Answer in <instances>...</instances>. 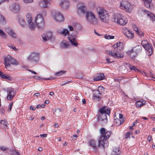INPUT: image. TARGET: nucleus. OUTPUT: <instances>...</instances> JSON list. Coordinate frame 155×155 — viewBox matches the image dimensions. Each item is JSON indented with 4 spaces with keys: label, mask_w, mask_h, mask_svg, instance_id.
Returning a JSON list of instances; mask_svg holds the SVG:
<instances>
[{
    "label": "nucleus",
    "mask_w": 155,
    "mask_h": 155,
    "mask_svg": "<svg viewBox=\"0 0 155 155\" xmlns=\"http://www.w3.org/2000/svg\"><path fill=\"white\" fill-rule=\"evenodd\" d=\"M13 152V153L15 155H20L19 153L16 150H14Z\"/></svg>",
    "instance_id": "58"
},
{
    "label": "nucleus",
    "mask_w": 155,
    "mask_h": 155,
    "mask_svg": "<svg viewBox=\"0 0 155 155\" xmlns=\"http://www.w3.org/2000/svg\"><path fill=\"white\" fill-rule=\"evenodd\" d=\"M10 8L12 11L14 12H18L19 10L20 6L18 4L15 3L10 5Z\"/></svg>",
    "instance_id": "15"
},
{
    "label": "nucleus",
    "mask_w": 155,
    "mask_h": 155,
    "mask_svg": "<svg viewBox=\"0 0 155 155\" xmlns=\"http://www.w3.org/2000/svg\"><path fill=\"white\" fill-rule=\"evenodd\" d=\"M5 66L6 68L10 67V64L17 65L18 63L16 60L12 57L10 55H8L5 58Z\"/></svg>",
    "instance_id": "8"
},
{
    "label": "nucleus",
    "mask_w": 155,
    "mask_h": 155,
    "mask_svg": "<svg viewBox=\"0 0 155 155\" xmlns=\"http://www.w3.org/2000/svg\"><path fill=\"white\" fill-rule=\"evenodd\" d=\"M136 104L137 107H140L144 104H143V103L141 102L140 101H138L136 102Z\"/></svg>",
    "instance_id": "44"
},
{
    "label": "nucleus",
    "mask_w": 155,
    "mask_h": 155,
    "mask_svg": "<svg viewBox=\"0 0 155 155\" xmlns=\"http://www.w3.org/2000/svg\"><path fill=\"white\" fill-rule=\"evenodd\" d=\"M98 90H100L101 91H104V87L101 86H100L98 87Z\"/></svg>",
    "instance_id": "54"
},
{
    "label": "nucleus",
    "mask_w": 155,
    "mask_h": 155,
    "mask_svg": "<svg viewBox=\"0 0 155 155\" xmlns=\"http://www.w3.org/2000/svg\"><path fill=\"white\" fill-rule=\"evenodd\" d=\"M105 78V76L103 73H99L94 78V80L97 81L104 80Z\"/></svg>",
    "instance_id": "22"
},
{
    "label": "nucleus",
    "mask_w": 155,
    "mask_h": 155,
    "mask_svg": "<svg viewBox=\"0 0 155 155\" xmlns=\"http://www.w3.org/2000/svg\"><path fill=\"white\" fill-rule=\"evenodd\" d=\"M114 122H116V124H117L118 123V124H117V125H120L122 123V121H121V120H120L119 119H117L114 120Z\"/></svg>",
    "instance_id": "47"
},
{
    "label": "nucleus",
    "mask_w": 155,
    "mask_h": 155,
    "mask_svg": "<svg viewBox=\"0 0 155 155\" xmlns=\"http://www.w3.org/2000/svg\"><path fill=\"white\" fill-rule=\"evenodd\" d=\"M98 121L102 126H104L106 124L107 122V119H102V117H98Z\"/></svg>",
    "instance_id": "25"
},
{
    "label": "nucleus",
    "mask_w": 155,
    "mask_h": 155,
    "mask_svg": "<svg viewBox=\"0 0 155 155\" xmlns=\"http://www.w3.org/2000/svg\"><path fill=\"white\" fill-rule=\"evenodd\" d=\"M147 51V53L148 54V56H151L153 53V47L150 44L147 45L144 48Z\"/></svg>",
    "instance_id": "21"
},
{
    "label": "nucleus",
    "mask_w": 155,
    "mask_h": 155,
    "mask_svg": "<svg viewBox=\"0 0 155 155\" xmlns=\"http://www.w3.org/2000/svg\"><path fill=\"white\" fill-rule=\"evenodd\" d=\"M143 12L152 21H154L155 20V16L153 14L146 10H144Z\"/></svg>",
    "instance_id": "19"
},
{
    "label": "nucleus",
    "mask_w": 155,
    "mask_h": 155,
    "mask_svg": "<svg viewBox=\"0 0 155 155\" xmlns=\"http://www.w3.org/2000/svg\"><path fill=\"white\" fill-rule=\"evenodd\" d=\"M51 15L54 19L56 21L61 22L64 20V18L63 15L58 11H52Z\"/></svg>",
    "instance_id": "10"
},
{
    "label": "nucleus",
    "mask_w": 155,
    "mask_h": 155,
    "mask_svg": "<svg viewBox=\"0 0 155 155\" xmlns=\"http://www.w3.org/2000/svg\"><path fill=\"white\" fill-rule=\"evenodd\" d=\"M147 140L149 141V142H150V140H152V136H149L147 137Z\"/></svg>",
    "instance_id": "62"
},
{
    "label": "nucleus",
    "mask_w": 155,
    "mask_h": 155,
    "mask_svg": "<svg viewBox=\"0 0 155 155\" xmlns=\"http://www.w3.org/2000/svg\"><path fill=\"white\" fill-rule=\"evenodd\" d=\"M144 4L145 6L147 8L150 7V3H151L152 0H145Z\"/></svg>",
    "instance_id": "33"
},
{
    "label": "nucleus",
    "mask_w": 155,
    "mask_h": 155,
    "mask_svg": "<svg viewBox=\"0 0 155 155\" xmlns=\"http://www.w3.org/2000/svg\"><path fill=\"white\" fill-rule=\"evenodd\" d=\"M0 35L2 36L5 38H6V35L2 30L0 29Z\"/></svg>",
    "instance_id": "43"
},
{
    "label": "nucleus",
    "mask_w": 155,
    "mask_h": 155,
    "mask_svg": "<svg viewBox=\"0 0 155 155\" xmlns=\"http://www.w3.org/2000/svg\"><path fill=\"white\" fill-rule=\"evenodd\" d=\"M13 102H11L10 103V106L9 107L8 109L10 111H11L12 110V106L13 105Z\"/></svg>",
    "instance_id": "57"
},
{
    "label": "nucleus",
    "mask_w": 155,
    "mask_h": 155,
    "mask_svg": "<svg viewBox=\"0 0 155 155\" xmlns=\"http://www.w3.org/2000/svg\"><path fill=\"white\" fill-rule=\"evenodd\" d=\"M39 54L38 52H31L30 53L26 58L27 61L35 65L39 63Z\"/></svg>",
    "instance_id": "4"
},
{
    "label": "nucleus",
    "mask_w": 155,
    "mask_h": 155,
    "mask_svg": "<svg viewBox=\"0 0 155 155\" xmlns=\"http://www.w3.org/2000/svg\"><path fill=\"white\" fill-rule=\"evenodd\" d=\"M141 45L144 48L146 46H147V45H148L150 44H149L148 42L147 41L145 40H143L141 42Z\"/></svg>",
    "instance_id": "36"
},
{
    "label": "nucleus",
    "mask_w": 155,
    "mask_h": 155,
    "mask_svg": "<svg viewBox=\"0 0 155 155\" xmlns=\"http://www.w3.org/2000/svg\"><path fill=\"white\" fill-rule=\"evenodd\" d=\"M78 137V136L77 134H74L72 136V138L74 139H76V138Z\"/></svg>",
    "instance_id": "60"
},
{
    "label": "nucleus",
    "mask_w": 155,
    "mask_h": 155,
    "mask_svg": "<svg viewBox=\"0 0 155 155\" xmlns=\"http://www.w3.org/2000/svg\"><path fill=\"white\" fill-rule=\"evenodd\" d=\"M120 8L124 10L125 11L130 12L131 11L132 6L127 1L122 0L120 3Z\"/></svg>",
    "instance_id": "11"
},
{
    "label": "nucleus",
    "mask_w": 155,
    "mask_h": 155,
    "mask_svg": "<svg viewBox=\"0 0 155 155\" xmlns=\"http://www.w3.org/2000/svg\"><path fill=\"white\" fill-rule=\"evenodd\" d=\"M107 114H101V115H100L98 117H102V119H104L106 118V119H107V116L106 115Z\"/></svg>",
    "instance_id": "48"
},
{
    "label": "nucleus",
    "mask_w": 155,
    "mask_h": 155,
    "mask_svg": "<svg viewBox=\"0 0 155 155\" xmlns=\"http://www.w3.org/2000/svg\"><path fill=\"white\" fill-rule=\"evenodd\" d=\"M26 20H27L29 28L31 30L34 29L35 25L32 22V15L31 13H28L26 15Z\"/></svg>",
    "instance_id": "12"
},
{
    "label": "nucleus",
    "mask_w": 155,
    "mask_h": 155,
    "mask_svg": "<svg viewBox=\"0 0 155 155\" xmlns=\"http://www.w3.org/2000/svg\"><path fill=\"white\" fill-rule=\"evenodd\" d=\"M129 68L130 70H134V71H140L139 69L137 68L136 67L134 66H132L131 65H129Z\"/></svg>",
    "instance_id": "32"
},
{
    "label": "nucleus",
    "mask_w": 155,
    "mask_h": 155,
    "mask_svg": "<svg viewBox=\"0 0 155 155\" xmlns=\"http://www.w3.org/2000/svg\"><path fill=\"white\" fill-rule=\"evenodd\" d=\"M142 50L141 45H138L134 47L130 51H128V54H129L132 59H134L137 56V54L140 52Z\"/></svg>",
    "instance_id": "9"
},
{
    "label": "nucleus",
    "mask_w": 155,
    "mask_h": 155,
    "mask_svg": "<svg viewBox=\"0 0 155 155\" xmlns=\"http://www.w3.org/2000/svg\"><path fill=\"white\" fill-rule=\"evenodd\" d=\"M66 72V71H60L56 72L55 73V74L57 76H61L63 74H65Z\"/></svg>",
    "instance_id": "39"
},
{
    "label": "nucleus",
    "mask_w": 155,
    "mask_h": 155,
    "mask_svg": "<svg viewBox=\"0 0 155 155\" xmlns=\"http://www.w3.org/2000/svg\"><path fill=\"white\" fill-rule=\"evenodd\" d=\"M4 79H7L9 81H11L12 80V78L9 76L8 75H6Z\"/></svg>",
    "instance_id": "49"
},
{
    "label": "nucleus",
    "mask_w": 155,
    "mask_h": 155,
    "mask_svg": "<svg viewBox=\"0 0 155 155\" xmlns=\"http://www.w3.org/2000/svg\"><path fill=\"white\" fill-rule=\"evenodd\" d=\"M68 27L70 31H72L73 30V27L71 25H69Z\"/></svg>",
    "instance_id": "63"
},
{
    "label": "nucleus",
    "mask_w": 155,
    "mask_h": 155,
    "mask_svg": "<svg viewBox=\"0 0 155 155\" xmlns=\"http://www.w3.org/2000/svg\"><path fill=\"white\" fill-rule=\"evenodd\" d=\"M111 134V132H107L104 136H101L98 140V147L104 149L105 147L108 146L107 140L110 137Z\"/></svg>",
    "instance_id": "3"
},
{
    "label": "nucleus",
    "mask_w": 155,
    "mask_h": 155,
    "mask_svg": "<svg viewBox=\"0 0 155 155\" xmlns=\"http://www.w3.org/2000/svg\"><path fill=\"white\" fill-rule=\"evenodd\" d=\"M105 38L106 39H112L114 38V36H111L110 35H105Z\"/></svg>",
    "instance_id": "45"
},
{
    "label": "nucleus",
    "mask_w": 155,
    "mask_h": 155,
    "mask_svg": "<svg viewBox=\"0 0 155 155\" xmlns=\"http://www.w3.org/2000/svg\"><path fill=\"white\" fill-rule=\"evenodd\" d=\"M121 151L119 147L113 148L111 153V155H120Z\"/></svg>",
    "instance_id": "24"
},
{
    "label": "nucleus",
    "mask_w": 155,
    "mask_h": 155,
    "mask_svg": "<svg viewBox=\"0 0 155 155\" xmlns=\"http://www.w3.org/2000/svg\"><path fill=\"white\" fill-rule=\"evenodd\" d=\"M51 32H49L48 33L47 35L45 34H43L42 35V37L44 41H46L49 39V38H50V37H51Z\"/></svg>",
    "instance_id": "26"
},
{
    "label": "nucleus",
    "mask_w": 155,
    "mask_h": 155,
    "mask_svg": "<svg viewBox=\"0 0 155 155\" xmlns=\"http://www.w3.org/2000/svg\"><path fill=\"white\" fill-rule=\"evenodd\" d=\"M95 93L93 95L94 96L97 98L99 99L100 97L99 96L97 95L98 94H101V93H100V91L98 90H96L95 91Z\"/></svg>",
    "instance_id": "38"
},
{
    "label": "nucleus",
    "mask_w": 155,
    "mask_h": 155,
    "mask_svg": "<svg viewBox=\"0 0 155 155\" xmlns=\"http://www.w3.org/2000/svg\"><path fill=\"white\" fill-rule=\"evenodd\" d=\"M112 21L121 25H125L127 23L126 18L122 14L117 13L114 15L112 19Z\"/></svg>",
    "instance_id": "5"
},
{
    "label": "nucleus",
    "mask_w": 155,
    "mask_h": 155,
    "mask_svg": "<svg viewBox=\"0 0 155 155\" xmlns=\"http://www.w3.org/2000/svg\"><path fill=\"white\" fill-rule=\"evenodd\" d=\"M99 112L101 114H105L109 115L110 114V110L107 107L104 106L100 108Z\"/></svg>",
    "instance_id": "17"
},
{
    "label": "nucleus",
    "mask_w": 155,
    "mask_h": 155,
    "mask_svg": "<svg viewBox=\"0 0 155 155\" xmlns=\"http://www.w3.org/2000/svg\"><path fill=\"white\" fill-rule=\"evenodd\" d=\"M6 74L3 73L1 71H0V77L4 79Z\"/></svg>",
    "instance_id": "53"
},
{
    "label": "nucleus",
    "mask_w": 155,
    "mask_h": 155,
    "mask_svg": "<svg viewBox=\"0 0 155 155\" xmlns=\"http://www.w3.org/2000/svg\"><path fill=\"white\" fill-rule=\"evenodd\" d=\"M19 24L22 27H24L26 23L23 18L21 17H19L18 19Z\"/></svg>",
    "instance_id": "29"
},
{
    "label": "nucleus",
    "mask_w": 155,
    "mask_h": 155,
    "mask_svg": "<svg viewBox=\"0 0 155 155\" xmlns=\"http://www.w3.org/2000/svg\"><path fill=\"white\" fill-rule=\"evenodd\" d=\"M7 91L8 92V94L7 99L9 100H11L15 95V93L13 89L12 88L7 90Z\"/></svg>",
    "instance_id": "14"
},
{
    "label": "nucleus",
    "mask_w": 155,
    "mask_h": 155,
    "mask_svg": "<svg viewBox=\"0 0 155 155\" xmlns=\"http://www.w3.org/2000/svg\"><path fill=\"white\" fill-rule=\"evenodd\" d=\"M63 29L62 28H61L60 29H58L57 30V32L58 34H59L61 35V32L62 31H63Z\"/></svg>",
    "instance_id": "55"
},
{
    "label": "nucleus",
    "mask_w": 155,
    "mask_h": 155,
    "mask_svg": "<svg viewBox=\"0 0 155 155\" xmlns=\"http://www.w3.org/2000/svg\"><path fill=\"white\" fill-rule=\"evenodd\" d=\"M86 11V8L85 6L81 5L78 7L77 11L80 15L84 14Z\"/></svg>",
    "instance_id": "16"
},
{
    "label": "nucleus",
    "mask_w": 155,
    "mask_h": 155,
    "mask_svg": "<svg viewBox=\"0 0 155 155\" xmlns=\"http://www.w3.org/2000/svg\"><path fill=\"white\" fill-rule=\"evenodd\" d=\"M33 0H23V2L26 4L30 3L33 2Z\"/></svg>",
    "instance_id": "50"
},
{
    "label": "nucleus",
    "mask_w": 155,
    "mask_h": 155,
    "mask_svg": "<svg viewBox=\"0 0 155 155\" xmlns=\"http://www.w3.org/2000/svg\"><path fill=\"white\" fill-rule=\"evenodd\" d=\"M89 145L92 148L94 151L95 152L97 151V146L96 145V142L94 140H90L89 142Z\"/></svg>",
    "instance_id": "23"
},
{
    "label": "nucleus",
    "mask_w": 155,
    "mask_h": 155,
    "mask_svg": "<svg viewBox=\"0 0 155 155\" xmlns=\"http://www.w3.org/2000/svg\"><path fill=\"white\" fill-rule=\"evenodd\" d=\"M61 35H64V36L68 35L69 32L66 29H64L62 31Z\"/></svg>",
    "instance_id": "35"
},
{
    "label": "nucleus",
    "mask_w": 155,
    "mask_h": 155,
    "mask_svg": "<svg viewBox=\"0 0 155 155\" xmlns=\"http://www.w3.org/2000/svg\"><path fill=\"white\" fill-rule=\"evenodd\" d=\"M6 32L10 35L11 36L14 38H16L17 37V35L16 33L14 32L13 30L11 28L9 27L6 28H5Z\"/></svg>",
    "instance_id": "20"
},
{
    "label": "nucleus",
    "mask_w": 155,
    "mask_h": 155,
    "mask_svg": "<svg viewBox=\"0 0 155 155\" xmlns=\"http://www.w3.org/2000/svg\"><path fill=\"white\" fill-rule=\"evenodd\" d=\"M96 9L101 20L104 23H108L109 21V15L106 10L101 7H97Z\"/></svg>",
    "instance_id": "2"
},
{
    "label": "nucleus",
    "mask_w": 155,
    "mask_h": 155,
    "mask_svg": "<svg viewBox=\"0 0 155 155\" xmlns=\"http://www.w3.org/2000/svg\"><path fill=\"white\" fill-rule=\"evenodd\" d=\"M114 48L116 50L109 51L108 54L115 58H123L124 55L120 52L118 51H121L123 48V43L121 42L117 43L116 44L114 45L113 46Z\"/></svg>",
    "instance_id": "1"
},
{
    "label": "nucleus",
    "mask_w": 155,
    "mask_h": 155,
    "mask_svg": "<svg viewBox=\"0 0 155 155\" xmlns=\"http://www.w3.org/2000/svg\"><path fill=\"white\" fill-rule=\"evenodd\" d=\"M47 134H41L40 135V136L41 137H47Z\"/></svg>",
    "instance_id": "61"
},
{
    "label": "nucleus",
    "mask_w": 155,
    "mask_h": 155,
    "mask_svg": "<svg viewBox=\"0 0 155 155\" xmlns=\"http://www.w3.org/2000/svg\"><path fill=\"white\" fill-rule=\"evenodd\" d=\"M61 7L64 9H67L69 7V2L67 1H63L60 4Z\"/></svg>",
    "instance_id": "27"
},
{
    "label": "nucleus",
    "mask_w": 155,
    "mask_h": 155,
    "mask_svg": "<svg viewBox=\"0 0 155 155\" xmlns=\"http://www.w3.org/2000/svg\"><path fill=\"white\" fill-rule=\"evenodd\" d=\"M76 36L74 34L70 35L68 37L69 40L76 39Z\"/></svg>",
    "instance_id": "41"
},
{
    "label": "nucleus",
    "mask_w": 155,
    "mask_h": 155,
    "mask_svg": "<svg viewBox=\"0 0 155 155\" xmlns=\"http://www.w3.org/2000/svg\"><path fill=\"white\" fill-rule=\"evenodd\" d=\"M134 31H135L137 33L138 35L140 37H142L143 36L144 34L143 32H140L139 31V29L138 28H137V30L136 29H134Z\"/></svg>",
    "instance_id": "42"
},
{
    "label": "nucleus",
    "mask_w": 155,
    "mask_h": 155,
    "mask_svg": "<svg viewBox=\"0 0 155 155\" xmlns=\"http://www.w3.org/2000/svg\"><path fill=\"white\" fill-rule=\"evenodd\" d=\"M86 18L90 23L96 25L97 23V20L94 13L91 11H87L86 12Z\"/></svg>",
    "instance_id": "6"
},
{
    "label": "nucleus",
    "mask_w": 155,
    "mask_h": 155,
    "mask_svg": "<svg viewBox=\"0 0 155 155\" xmlns=\"http://www.w3.org/2000/svg\"><path fill=\"white\" fill-rule=\"evenodd\" d=\"M130 133L131 134V132H130L127 133L125 135V138L126 139L128 138L129 137Z\"/></svg>",
    "instance_id": "51"
},
{
    "label": "nucleus",
    "mask_w": 155,
    "mask_h": 155,
    "mask_svg": "<svg viewBox=\"0 0 155 155\" xmlns=\"http://www.w3.org/2000/svg\"><path fill=\"white\" fill-rule=\"evenodd\" d=\"M100 132L102 135L101 136H104L107 132H110V131H106L105 129L104 128L102 127L100 129Z\"/></svg>",
    "instance_id": "34"
},
{
    "label": "nucleus",
    "mask_w": 155,
    "mask_h": 155,
    "mask_svg": "<svg viewBox=\"0 0 155 155\" xmlns=\"http://www.w3.org/2000/svg\"><path fill=\"white\" fill-rule=\"evenodd\" d=\"M34 95L36 97H38L40 95V94L39 93H37L34 94Z\"/></svg>",
    "instance_id": "64"
},
{
    "label": "nucleus",
    "mask_w": 155,
    "mask_h": 155,
    "mask_svg": "<svg viewBox=\"0 0 155 155\" xmlns=\"http://www.w3.org/2000/svg\"><path fill=\"white\" fill-rule=\"evenodd\" d=\"M0 22L2 24H4L5 23L4 17L0 14Z\"/></svg>",
    "instance_id": "40"
},
{
    "label": "nucleus",
    "mask_w": 155,
    "mask_h": 155,
    "mask_svg": "<svg viewBox=\"0 0 155 155\" xmlns=\"http://www.w3.org/2000/svg\"><path fill=\"white\" fill-rule=\"evenodd\" d=\"M51 2V0H43L39 3V5L43 8H46L50 4Z\"/></svg>",
    "instance_id": "18"
},
{
    "label": "nucleus",
    "mask_w": 155,
    "mask_h": 155,
    "mask_svg": "<svg viewBox=\"0 0 155 155\" xmlns=\"http://www.w3.org/2000/svg\"><path fill=\"white\" fill-rule=\"evenodd\" d=\"M123 115L122 114H119V118L120 119V120H121V121H122V123L124 122V119L123 118Z\"/></svg>",
    "instance_id": "52"
},
{
    "label": "nucleus",
    "mask_w": 155,
    "mask_h": 155,
    "mask_svg": "<svg viewBox=\"0 0 155 155\" xmlns=\"http://www.w3.org/2000/svg\"><path fill=\"white\" fill-rule=\"evenodd\" d=\"M75 40L76 39L70 40H69L70 41V43L72 45L75 47H77L78 45V43L76 42Z\"/></svg>",
    "instance_id": "37"
},
{
    "label": "nucleus",
    "mask_w": 155,
    "mask_h": 155,
    "mask_svg": "<svg viewBox=\"0 0 155 155\" xmlns=\"http://www.w3.org/2000/svg\"><path fill=\"white\" fill-rule=\"evenodd\" d=\"M123 33L129 39H132L134 37V34L131 32V31L126 28L123 29Z\"/></svg>",
    "instance_id": "13"
},
{
    "label": "nucleus",
    "mask_w": 155,
    "mask_h": 155,
    "mask_svg": "<svg viewBox=\"0 0 155 155\" xmlns=\"http://www.w3.org/2000/svg\"><path fill=\"white\" fill-rule=\"evenodd\" d=\"M78 74V75H80V76H78V78L81 79L83 78V76L81 73H79Z\"/></svg>",
    "instance_id": "59"
},
{
    "label": "nucleus",
    "mask_w": 155,
    "mask_h": 155,
    "mask_svg": "<svg viewBox=\"0 0 155 155\" xmlns=\"http://www.w3.org/2000/svg\"><path fill=\"white\" fill-rule=\"evenodd\" d=\"M33 77L38 80H41L42 79V78L40 77L37 76H33Z\"/></svg>",
    "instance_id": "56"
},
{
    "label": "nucleus",
    "mask_w": 155,
    "mask_h": 155,
    "mask_svg": "<svg viewBox=\"0 0 155 155\" xmlns=\"http://www.w3.org/2000/svg\"><path fill=\"white\" fill-rule=\"evenodd\" d=\"M61 47L62 48H67L69 47V42L65 40L62 41L61 43Z\"/></svg>",
    "instance_id": "28"
},
{
    "label": "nucleus",
    "mask_w": 155,
    "mask_h": 155,
    "mask_svg": "<svg viewBox=\"0 0 155 155\" xmlns=\"http://www.w3.org/2000/svg\"><path fill=\"white\" fill-rule=\"evenodd\" d=\"M61 112V110L60 108L56 109L54 112V114L57 116L58 117Z\"/></svg>",
    "instance_id": "31"
},
{
    "label": "nucleus",
    "mask_w": 155,
    "mask_h": 155,
    "mask_svg": "<svg viewBox=\"0 0 155 155\" xmlns=\"http://www.w3.org/2000/svg\"><path fill=\"white\" fill-rule=\"evenodd\" d=\"M0 123L2 124H3L5 126H6V127H7V122L5 120H2L0 121Z\"/></svg>",
    "instance_id": "46"
},
{
    "label": "nucleus",
    "mask_w": 155,
    "mask_h": 155,
    "mask_svg": "<svg viewBox=\"0 0 155 155\" xmlns=\"http://www.w3.org/2000/svg\"><path fill=\"white\" fill-rule=\"evenodd\" d=\"M9 148L5 146H0V152L2 151L4 153H8Z\"/></svg>",
    "instance_id": "30"
},
{
    "label": "nucleus",
    "mask_w": 155,
    "mask_h": 155,
    "mask_svg": "<svg viewBox=\"0 0 155 155\" xmlns=\"http://www.w3.org/2000/svg\"><path fill=\"white\" fill-rule=\"evenodd\" d=\"M35 22L39 29L41 30L44 28L45 22L41 15L39 14L37 15L35 19Z\"/></svg>",
    "instance_id": "7"
}]
</instances>
